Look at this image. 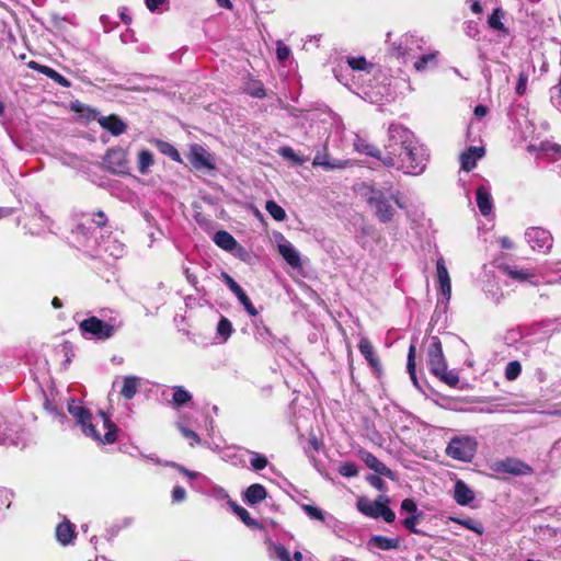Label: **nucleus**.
<instances>
[{
  "label": "nucleus",
  "mask_w": 561,
  "mask_h": 561,
  "mask_svg": "<svg viewBox=\"0 0 561 561\" xmlns=\"http://www.w3.org/2000/svg\"><path fill=\"white\" fill-rule=\"evenodd\" d=\"M165 2H146L147 4V8L151 11V12H154L159 9L160 5L164 4Z\"/></svg>",
  "instance_id": "338daca9"
},
{
  "label": "nucleus",
  "mask_w": 561,
  "mask_h": 561,
  "mask_svg": "<svg viewBox=\"0 0 561 561\" xmlns=\"http://www.w3.org/2000/svg\"><path fill=\"white\" fill-rule=\"evenodd\" d=\"M309 444L312 446V448L316 450V451H319L322 447V443L321 440L318 439V437L316 435H310L309 437Z\"/></svg>",
  "instance_id": "0e129e2a"
},
{
  "label": "nucleus",
  "mask_w": 561,
  "mask_h": 561,
  "mask_svg": "<svg viewBox=\"0 0 561 561\" xmlns=\"http://www.w3.org/2000/svg\"><path fill=\"white\" fill-rule=\"evenodd\" d=\"M483 147H469L465 152L460 156V164L461 169L466 172H470L477 165V161L484 156Z\"/></svg>",
  "instance_id": "f3484780"
},
{
  "label": "nucleus",
  "mask_w": 561,
  "mask_h": 561,
  "mask_svg": "<svg viewBox=\"0 0 561 561\" xmlns=\"http://www.w3.org/2000/svg\"><path fill=\"white\" fill-rule=\"evenodd\" d=\"M58 352L64 355L65 362L67 364H69L71 362V358L75 356L73 346L69 341H65L64 343H61Z\"/></svg>",
  "instance_id": "09e8293b"
},
{
  "label": "nucleus",
  "mask_w": 561,
  "mask_h": 561,
  "mask_svg": "<svg viewBox=\"0 0 561 561\" xmlns=\"http://www.w3.org/2000/svg\"><path fill=\"white\" fill-rule=\"evenodd\" d=\"M526 236L533 249L548 250L552 245V239L550 234L543 229L530 228L526 232Z\"/></svg>",
  "instance_id": "4468645a"
},
{
  "label": "nucleus",
  "mask_w": 561,
  "mask_h": 561,
  "mask_svg": "<svg viewBox=\"0 0 561 561\" xmlns=\"http://www.w3.org/2000/svg\"><path fill=\"white\" fill-rule=\"evenodd\" d=\"M427 365L430 367L431 373L435 376L437 373L444 371L447 363L443 353V345L440 340L437 336L432 339V342L428 346L427 351Z\"/></svg>",
  "instance_id": "9d476101"
},
{
  "label": "nucleus",
  "mask_w": 561,
  "mask_h": 561,
  "mask_svg": "<svg viewBox=\"0 0 561 561\" xmlns=\"http://www.w3.org/2000/svg\"><path fill=\"white\" fill-rule=\"evenodd\" d=\"M312 164L313 165H322L324 169L331 170L334 168H343L346 164V162L333 164V163H330L329 161H320L319 157H316Z\"/></svg>",
  "instance_id": "bf43d9fd"
},
{
  "label": "nucleus",
  "mask_w": 561,
  "mask_h": 561,
  "mask_svg": "<svg viewBox=\"0 0 561 561\" xmlns=\"http://www.w3.org/2000/svg\"><path fill=\"white\" fill-rule=\"evenodd\" d=\"M191 400L192 394L182 386H176L173 388L172 401L175 407L181 408L187 404Z\"/></svg>",
  "instance_id": "2f4dec72"
},
{
  "label": "nucleus",
  "mask_w": 561,
  "mask_h": 561,
  "mask_svg": "<svg viewBox=\"0 0 561 561\" xmlns=\"http://www.w3.org/2000/svg\"><path fill=\"white\" fill-rule=\"evenodd\" d=\"M360 459L365 462V465L375 473L386 477L392 481L398 480V477L394 471L388 468L383 462H381L373 453L367 450L359 451Z\"/></svg>",
  "instance_id": "f8f14e48"
},
{
  "label": "nucleus",
  "mask_w": 561,
  "mask_h": 561,
  "mask_svg": "<svg viewBox=\"0 0 561 561\" xmlns=\"http://www.w3.org/2000/svg\"><path fill=\"white\" fill-rule=\"evenodd\" d=\"M436 58V54H426L421 56L415 62H414V69L419 72L424 71L428 65V62L434 61Z\"/></svg>",
  "instance_id": "de8ad7c7"
},
{
  "label": "nucleus",
  "mask_w": 561,
  "mask_h": 561,
  "mask_svg": "<svg viewBox=\"0 0 561 561\" xmlns=\"http://www.w3.org/2000/svg\"><path fill=\"white\" fill-rule=\"evenodd\" d=\"M424 517V513L420 512L414 515H409L402 520V526L412 534L424 535L420 529L416 528V524Z\"/></svg>",
  "instance_id": "72a5a7b5"
},
{
  "label": "nucleus",
  "mask_w": 561,
  "mask_h": 561,
  "mask_svg": "<svg viewBox=\"0 0 561 561\" xmlns=\"http://www.w3.org/2000/svg\"><path fill=\"white\" fill-rule=\"evenodd\" d=\"M157 149L164 156H168L173 161L181 162V156L178 149L170 142L164 140L154 141Z\"/></svg>",
  "instance_id": "c756f323"
},
{
  "label": "nucleus",
  "mask_w": 561,
  "mask_h": 561,
  "mask_svg": "<svg viewBox=\"0 0 561 561\" xmlns=\"http://www.w3.org/2000/svg\"><path fill=\"white\" fill-rule=\"evenodd\" d=\"M100 126L113 136H119L127 130V124L117 115L101 116L98 118Z\"/></svg>",
  "instance_id": "2eb2a0df"
},
{
  "label": "nucleus",
  "mask_w": 561,
  "mask_h": 561,
  "mask_svg": "<svg viewBox=\"0 0 561 561\" xmlns=\"http://www.w3.org/2000/svg\"><path fill=\"white\" fill-rule=\"evenodd\" d=\"M453 522L466 527L467 529H470L478 535H482L484 533V527L481 522L474 519V518H451Z\"/></svg>",
  "instance_id": "473e14b6"
},
{
  "label": "nucleus",
  "mask_w": 561,
  "mask_h": 561,
  "mask_svg": "<svg viewBox=\"0 0 561 561\" xmlns=\"http://www.w3.org/2000/svg\"><path fill=\"white\" fill-rule=\"evenodd\" d=\"M103 163L112 173L125 174L128 172L127 152L119 147L108 149L104 156Z\"/></svg>",
  "instance_id": "1a4fd4ad"
},
{
  "label": "nucleus",
  "mask_w": 561,
  "mask_h": 561,
  "mask_svg": "<svg viewBox=\"0 0 561 561\" xmlns=\"http://www.w3.org/2000/svg\"><path fill=\"white\" fill-rule=\"evenodd\" d=\"M274 550H275L276 558L279 561H293L290 558L289 551L285 546H283L280 543L275 545Z\"/></svg>",
  "instance_id": "603ef678"
},
{
  "label": "nucleus",
  "mask_w": 561,
  "mask_h": 561,
  "mask_svg": "<svg viewBox=\"0 0 561 561\" xmlns=\"http://www.w3.org/2000/svg\"><path fill=\"white\" fill-rule=\"evenodd\" d=\"M367 190L368 194L366 202L368 206L373 208L374 215L382 224L391 222L394 219L396 209L391 205V201H393L399 208L404 207L400 202L401 193L399 191L387 196L385 191L373 185L368 186Z\"/></svg>",
  "instance_id": "7ed1b4c3"
},
{
  "label": "nucleus",
  "mask_w": 561,
  "mask_h": 561,
  "mask_svg": "<svg viewBox=\"0 0 561 561\" xmlns=\"http://www.w3.org/2000/svg\"><path fill=\"white\" fill-rule=\"evenodd\" d=\"M489 110L485 105L483 104H478L476 107H474V116L478 118V119H481L483 118L484 116H486Z\"/></svg>",
  "instance_id": "e2e57ef3"
},
{
  "label": "nucleus",
  "mask_w": 561,
  "mask_h": 561,
  "mask_svg": "<svg viewBox=\"0 0 561 561\" xmlns=\"http://www.w3.org/2000/svg\"><path fill=\"white\" fill-rule=\"evenodd\" d=\"M68 411L81 425L82 431L87 436L92 437L101 444H114L116 442L118 428L111 420L110 415L104 411H99L103 427L106 430L103 436L96 431L95 425L91 422L92 414L89 409L81 405L69 404Z\"/></svg>",
  "instance_id": "f257e3e1"
},
{
  "label": "nucleus",
  "mask_w": 561,
  "mask_h": 561,
  "mask_svg": "<svg viewBox=\"0 0 561 561\" xmlns=\"http://www.w3.org/2000/svg\"><path fill=\"white\" fill-rule=\"evenodd\" d=\"M415 354H416V347L414 344H411L408 352V362H407V369L410 375L411 380L415 386H417V378L415 373Z\"/></svg>",
  "instance_id": "4c0bfd02"
},
{
  "label": "nucleus",
  "mask_w": 561,
  "mask_h": 561,
  "mask_svg": "<svg viewBox=\"0 0 561 561\" xmlns=\"http://www.w3.org/2000/svg\"><path fill=\"white\" fill-rule=\"evenodd\" d=\"M250 462L253 470L261 471L266 468L268 460L264 455L253 453V457Z\"/></svg>",
  "instance_id": "a18cd8bd"
},
{
  "label": "nucleus",
  "mask_w": 561,
  "mask_h": 561,
  "mask_svg": "<svg viewBox=\"0 0 561 561\" xmlns=\"http://www.w3.org/2000/svg\"><path fill=\"white\" fill-rule=\"evenodd\" d=\"M139 386V379L135 376H128L124 378L123 388L121 390V394L127 399L130 400L135 397L137 393Z\"/></svg>",
  "instance_id": "cd10ccee"
},
{
  "label": "nucleus",
  "mask_w": 561,
  "mask_h": 561,
  "mask_svg": "<svg viewBox=\"0 0 561 561\" xmlns=\"http://www.w3.org/2000/svg\"><path fill=\"white\" fill-rule=\"evenodd\" d=\"M476 202L480 213L488 216L492 210V198L484 186H479L476 191Z\"/></svg>",
  "instance_id": "5701e85b"
},
{
  "label": "nucleus",
  "mask_w": 561,
  "mask_h": 561,
  "mask_svg": "<svg viewBox=\"0 0 561 561\" xmlns=\"http://www.w3.org/2000/svg\"><path fill=\"white\" fill-rule=\"evenodd\" d=\"M401 510L407 513H410V515L420 513V511L417 510V505L413 499H404L401 502Z\"/></svg>",
  "instance_id": "864d4df0"
},
{
  "label": "nucleus",
  "mask_w": 561,
  "mask_h": 561,
  "mask_svg": "<svg viewBox=\"0 0 561 561\" xmlns=\"http://www.w3.org/2000/svg\"><path fill=\"white\" fill-rule=\"evenodd\" d=\"M522 373V365L517 360L510 362L505 368V378L515 380Z\"/></svg>",
  "instance_id": "c03bdc74"
},
{
  "label": "nucleus",
  "mask_w": 561,
  "mask_h": 561,
  "mask_svg": "<svg viewBox=\"0 0 561 561\" xmlns=\"http://www.w3.org/2000/svg\"><path fill=\"white\" fill-rule=\"evenodd\" d=\"M27 67L45 75L47 78L51 79L62 88H69L71 85V82L65 76L60 75L58 71L48 66L41 65L35 60H31L27 62Z\"/></svg>",
  "instance_id": "dca6fc26"
},
{
  "label": "nucleus",
  "mask_w": 561,
  "mask_h": 561,
  "mask_svg": "<svg viewBox=\"0 0 561 561\" xmlns=\"http://www.w3.org/2000/svg\"><path fill=\"white\" fill-rule=\"evenodd\" d=\"M153 154L147 150L142 149L138 153V161H137V168L139 173L146 174L148 173L150 167L153 164Z\"/></svg>",
  "instance_id": "7c9ffc66"
},
{
  "label": "nucleus",
  "mask_w": 561,
  "mask_h": 561,
  "mask_svg": "<svg viewBox=\"0 0 561 561\" xmlns=\"http://www.w3.org/2000/svg\"><path fill=\"white\" fill-rule=\"evenodd\" d=\"M390 499L387 495H379L375 501L367 497L357 500V510L370 518L381 517L386 523L391 524L396 519L394 512L389 507Z\"/></svg>",
  "instance_id": "39448f33"
},
{
  "label": "nucleus",
  "mask_w": 561,
  "mask_h": 561,
  "mask_svg": "<svg viewBox=\"0 0 561 561\" xmlns=\"http://www.w3.org/2000/svg\"><path fill=\"white\" fill-rule=\"evenodd\" d=\"M55 536L60 545L68 546L77 537L76 527L70 520L65 519L56 526Z\"/></svg>",
  "instance_id": "a211bd4d"
},
{
  "label": "nucleus",
  "mask_w": 561,
  "mask_h": 561,
  "mask_svg": "<svg viewBox=\"0 0 561 561\" xmlns=\"http://www.w3.org/2000/svg\"><path fill=\"white\" fill-rule=\"evenodd\" d=\"M491 469L497 473H508L513 476H530L534 473L531 466L515 457H506L496 460L491 465Z\"/></svg>",
  "instance_id": "6e6552de"
},
{
  "label": "nucleus",
  "mask_w": 561,
  "mask_h": 561,
  "mask_svg": "<svg viewBox=\"0 0 561 561\" xmlns=\"http://www.w3.org/2000/svg\"><path fill=\"white\" fill-rule=\"evenodd\" d=\"M500 244H501L502 249H512L513 248V242L508 237H502L500 239Z\"/></svg>",
  "instance_id": "69168bd1"
},
{
  "label": "nucleus",
  "mask_w": 561,
  "mask_h": 561,
  "mask_svg": "<svg viewBox=\"0 0 561 561\" xmlns=\"http://www.w3.org/2000/svg\"><path fill=\"white\" fill-rule=\"evenodd\" d=\"M267 497V490L261 483H253L249 485L243 492V501L248 505H255L261 503Z\"/></svg>",
  "instance_id": "6ab92c4d"
},
{
  "label": "nucleus",
  "mask_w": 561,
  "mask_h": 561,
  "mask_svg": "<svg viewBox=\"0 0 561 561\" xmlns=\"http://www.w3.org/2000/svg\"><path fill=\"white\" fill-rule=\"evenodd\" d=\"M279 154L285 158V159H288V160H291L298 164H301L304 161L295 153V151L293 150V148L290 147H282L279 149Z\"/></svg>",
  "instance_id": "3c124183"
},
{
  "label": "nucleus",
  "mask_w": 561,
  "mask_h": 561,
  "mask_svg": "<svg viewBox=\"0 0 561 561\" xmlns=\"http://www.w3.org/2000/svg\"><path fill=\"white\" fill-rule=\"evenodd\" d=\"M426 162L427 156L425 150L415 144L412 133L411 144L404 150L397 170L402 171L405 174L419 175L425 170Z\"/></svg>",
  "instance_id": "20e7f679"
},
{
  "label": "nucleus",
  "mask_w": 561,
  "mask_h": 561,
  "mask_svg": "<svg viewBox=\"0 0 561 561\" xmlns=\"http://www.w3.org/2000/svg\"><path fill=\"white\" fill-rule=\"evenodd\" d=\"M216 245L219 248L226 250V251H232L237 248L238 242L233 238V236L225 230H219L215 233L213 238Z\"/></svg>",
  "instance_id": "bb28decb"
},
{
  "label": "nucleus",
  "mask_w": 561,
  "mask_h": 561,
  "mask_svg": "<svg viewBox=\"0 0 561 561\" xmlns=\"http://www.w3.org/2000/svg\"><path fill=\"white\" fill-rule=\"evenodd\" d=\"M354 147L357 152L381 161L382 150H380L376 145L370 144L367 139L360 137L356 138Z\"/></svg>",
  "instance_id": "4be33fe9"
},
{
  "label": "nucleus",
  "mask_w": 561,
  "mask_h": 561,
  "mask_svg": "<svg viewBox=\"0 0 561 561\" xmlns=\"http://www.w3.org/2000/svg\"><path fill=\"white\" fill-rule=\"evenodd\" d=\"M232 324L230 320L222 317L217 324V333L227 340L232 334Z\"/></svg>",
  "instance_id": "79ce46f5"
},
{
  "label": "nucleus",
  "mask_w": 561,
  "mask_h": 561,
  "mask_svg": "<svg viewBox=\"0 0 561 561\" xmlns=\"http://www.w3.org/2000/svg\"><path fill=\"white\" fill-rule=\"evenodd\" d=\"M278 252L283 259L293 267H299L301 265L299 253L295 250L290 242L279 243Z\"/></svg>",
  "instance_id": "b1692460"
},
{
  "label": "nucleus",
  "mask_w": 561,
  "mask_h": 561,
  "mask_svg": "<svg viewBox=\"0 0 561 561\" xmlns=\"http://www.w3.org/2000/svg\"><path fill=\"white\" fill-rule=\"evenodd\" d=\"M266 211L277 221L286 218V213L275 201H267L265 204Z\"/></svg>",
  "instance_id": "58836bf2"
},
{
  "label": "nucleus",
  "mask_w": 561,
  "mask_h": 561,
  "mask_svg": "<svg viewBox=\"0 0 561 561\" xmlns=\"http://www.w3.org/2000/svg\"><path fill=\"white\" fill-rule=\"evenodd\" d=\"M411 134L412 131L400 124L389 126L381 156V163L385 167L397 169L404 150L411 144Z\"/></svg>",
  "instance_id": "f03ea898"
},
{
  "label": "nucleus",
  "mask_w": 561,
  "mask_h": 561,
  "mask_svg": "<svg viewBox=\"0 0 561 561\" xmlns=\"http://www.w3.org/2000/svg\"><path fill=\"white\" fill-rule=\"evenodd\" d=\"M71 107L76 113L88 121H94L99 118V112L95 108L81 103H73Z\"/></svg>",
  "instance_id": "c9c22d12"
},
{
  "label": "nucleus",
  "mask_w": 561,
  "mask_h": 561,
  "mask_svg": "<svg viewBox=\"0 0 561 561\" xmlns=\"http://www.w3.org/2000/svg\"><path fill=\"white\" fill-rule=\"evenodd\" d=\"M121 324H115L91 316L79 322V331L83 336H91L95 340L106 341L114 336Z\"/></svg>",
  "instance_id": "423d86ee"
},
{
  "label": "nucleus",
  "mask_w": 561,
  "mask_h": 561,
  "mask_svg": "<svg viewBox=\"0 0 561 561\" xmlns=\"http://www.w3.org/2000/svg\"><path fill=\"white\" fill-rule=\"evenodd\" d=\"M199 150H201V152L194 151V153H193V156H194L193 162L195 164H199L202 167H210L208 158L205 156L204 150L202 148H199Z\"/></svg>",
  "instance_id": "6e6d98bb"
},
{
  "label": "nucleus",
  "mask_w": 561,
  "mask_h": 561,
  "mask_svg": "<svg viewBox=\"0 0 561 561\" xmlns=\"http://www.w3.org/2000/svg\"><path fill=\"white\" fill-rule=\"evenodd\" d=\"M436 270L440 291L446 299H449L451 295V283L444 259L440 257L437 260Z\"/></svg>",
  "instance_id": "aec40b11"
},
{
  "label": "nucleus",
  "mask_w": 561,
  "mask_h": 561,
  "mask_svg": "<svg viewBox=\"0 0 561 561\" xmlns=\"http://www.w3.org/2000/svg\"><path fill=\"white\" fill-rule=\"evenodd\" d=\"M502 270L510 278L518 282H526L534 277V273H531L530 271L517 270L516 267H513L511 265H504L502 266Z\"/></svg>",
  "instance_id": "c85d7f7f"
},
{
  "label": "nucleus",
  "mask_w": 561,
  "mask_h": 561,
  "mask_svg": "<svg viewBox=\"0 0 561 561\" xmlns=\"http://www.w3.org/2000/svg\"><path fill=\"white\" fill-rule=\"evenodd\" d=\"M367 482L374 486L375 489L379 490V491H386L387 490V485L385 483V481L381 479V477L379 474H369L367 476L366 478Z\"/></svg>",
  "instance_id": "8fccbe9b"
},
{
  "label": "nucleus",
  "mask_w": 561,
  "mask_h": 561,
  "mask_svg": "<svg viewBox=\"0 0 561 561\" xmlns=\"http://www.w3.org/2000/svg\"><path fill=\"white\" fill-rule=\"evenodd\" d=\"M435 376L449 387H457L459 383L458 374L453 370H447V367L444 368V371L437 373Z\"/></svg>",
  "instance_id": "ea45409f"
},
{
  "label": "nucleus",
  "mask_w": 561,
  "mask_h": 561,
  "mask_svg": "<svg viewBox=\"0 0 561 561\" xmlns=\"http://www.w3.org/2000/svg\"><path fill=\"white\" fill-rule=\"evenodd\" d=\"M186 497V491L183 486L176 485L172 490V500L173 502H182Z\"/></svg>",
  "instance_id": "4d7b16f0"
},
{
  "label": "nucleus",
  "mask_w": 561,
  "mask_h": 561,
  "mask_svg": "<svg viewBox=\"0 0 561 561\" xmlns=\"http://www.w3.org/2000/svg\"><path fill=\"white\" fill-rule=\"evenodd\" d=\"M290 55V49L286 45H284L282 42L277 43L276 47V56L279 61H285L288 59Z\"/></svg>",
  "instance_id": "5fc2aeb1"
},
{
  "label": "nucleus",
  "mask_w": 561,
  "mask_h": 561,
  "mask_svg": "<svg viewBox=\"0 0 561 561\" xmlns=\"http://www.w3.org/2000/svg\"><path fill=\"white\" fill-rule=\"evenodd\" d=\"M339 473L346 478L356 477L358 474L357 465L354 462H344L340 466Z\"/></svg>",
  "instance_id": "49530a36"
},
{
  "label": "nucleus",
  "mask_w": 561,
  "mask_h": 561,
  "mask_svg": "<svg viewBox=\"0 0 561 561\" xmlns=\"http://www.w3.org/2000/svg\"><path fill=\"white\" fill-rule=\"evenodd\" d=\"M233 511L239 516V518L249 527H257L259 523L253 519L250 513L242 506L238 504H233Z\"/></svg>",
  "instance_id": "a19ab883"
},
{
  "label": "nucleus",
  "mask_w": 561,
  "mask_h": 561,
  "mask_svg": "<svg viewBox=\"0 0 561 561\" xmlns=\"http://www.w3.org/2000/svg\"><path fill=\"white\" fill-rule=\"evenodd\" d=\"M527 77L520 75L516 84V93L523 95L526 92Z\"/></svg>",
  "instance_id": "052dcab7"
},
{
  "label": "nucleus",
  "mask_w": 561,
  "mask_h": 561,
  "mask_svg": "<svg viewBox=\"0 0 561 561\" xmlns=\"http://www.w3.org/2000/svg\"><path fill=\"white\" fill-rule=\"evenodd\" d=\"M245 92L250 96L256 99H263L266 96L265 88L263 83L259 80H251L245 88Z\"/></svg>",
  "instance_id": "e433bc0d"
},
{
  "label": "nucleus",
  "mask_w": 561,
  "mask_h": 561,
  "mask_svg": "<svg viewBox=\"0 0 561 561\" xmlns=\"http://www.w3.org/2000/svg\"><path fill=\"white\" fill-rule=\"evenodd\" d=\"M301 508L311 519H316L319 522L325 520L323 512L318 506L311 504H304Z\"/></svg>",
  "instance_id": "37998d69"
},
{
  "label": "nucleus",
  "mask_w": 561,
  "mask_h": 561,
  "mask_svg": "<svg viewBox=\"0 0 561 561\" xmlns=\"http://www.w3.org/2000/svg\"><path fill=\"white\" fill-rule=\"evenodd\" d=\"M478 443L473 437H454L446 448V454L459 461L469 462L473 459L477 453Z\"/></svg>",
  "instance_id": "0eeeda50"
},
{
  "label": "nucleus",
  "mask_w": 561,
  "mask_h": 561,
  "mask_svg": "<svg viewBox=\"0 0 561 561\" xmlns=\"http://www.w3.org/2000/svg\"><path fill=\"white\" fill-rule=\"evenodd\" d=\"M368 546H374L380 550H393L399 548L400 540L398 538L375 535L369 539Z\"/></svg>",
  "instance_id": "a878e982"
},
{
  "label": "nucleus",
  "mask_w": 561,
  "mask_h": 561,
  "mask_svg": "<svg viewBox=\"0 0 561 561\" xmlns=\"http://www.w3.org/2000/svg\"><path fill=\"white\" fill-rule=\"evenodd\" d=\"M454 499L459 505L466 506L474 500V493L462 480H458L455 483Z\"/></svg>",
  "instance_id": "412c9836"
},
{
  "label": "nucleus",
  "mask_w": 561,
  "mask_h": 561,
  "mask_svg": "<svg viewBox=\"0 0 561 561\" xmlns=\"http://www.w3.org/2000/svg\"><path fill=\"white\" fill-rule=\"evenodd\" d=\"M471 11L473 13H480L482 12V5H481V2H472L471 4Z\"/></svg>",
  "instance_id": "774afa93"
},
{
  "label": "nucleus",
  "mask_w": 561,
  "mask_h": 561,
  "mask_svg": "<svg viewBox=\"0 0 561 561\" xmlns=\"http://www.w3.org/2000/svg\"><path fill=\"white\" fill-rule=\"evenodd\" d=\"M182 434L184 437L195 440L196 443L201 442L198 434L187 427H182Z\"/></svg>",
  "instance_id": "680f3d73"
},
{
  "label": "nucleus",
  "mask_w": 561,
  "mask_h": 561,
  "mask_svg": "<svg viewBox=\"0 0 561 561\" xmlns=\"http://www.w3.org/2000/svg\"><path fill=\"white\" fill-rule=\"evenodd\" d=\"M358 350L360 354L365 357V359L368 362L375 376L377 378H380L382 375V366L368 337L360 339L358 343Z\"/></svg>",
  "instance_id": "ddd939ff"
},
{
  "label": "nucleus",
  "mask_w": 561,
  "mask_h": 561,
  "mask_svg": "<svg viewBox=\"0 0 561 561\" xmlns=\"http://www.w3.org/2000/svg\"><path fill=\"white\" fill-rule=\"evenodd\" d=\"M347 65L355 71H370L373 64L365 57H347Z\"/></svg>",
  "instance_id": "f704fd0d"
},
{
  "label": "nucleus",
  "mask_w": 561,
  "mask_h": 561,
  "mask_svg": "<svg viewBox=\"0 0 561 561\" xmlns=\"http://www.w3.org/2000/svg\"><path fill=\"white\" fill-rule=\"evenodd\" d=\"M505 16V12L502 8H495L492 12V14L488 19V25L490 28L497 31L504 36H507L510 34L508 28L504 25L502 20Z\"/></svg>",
  "instance_id": "393cba45"
},
{
  "label": "nucleus",
  "mask_w": 561,
  "mask_h": 561,
  "mask_svg": "<svg viewBox=\"0 0 561 561\" xmlns=\"http://www.w3.org/2000/svg\"><path fill=\"white\" fill-rule=\"evenodd\" d=\"M93 222L99 227L103 228L107 225V217L103 210H98L94 214Z\"/></svg>",
  "instance_id": "13d9d810"
},
{
  "label": "nucleus",
  "mask_w": 561,
  "mask_h": 561,
  "mask_svg": "<svg viewBox=\"0 0 561 561\" xmlns=\"http://www.w3.org/2000/svg\"><path fill=\"white\" fill-rule=\"evenodd\" d=\"M221 278L228 288L237 296L238 300L244 307L247 312L252 317L257 316L259 312L256 308L253 306L252 301L241 288V286L226 272L221 273Z\"/></svg>",
  "instance_id": "9b49d317"
}]
</instances>
